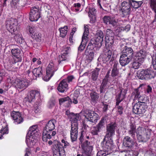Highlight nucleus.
Listing matches in <instances>:
<instances>
[{
	"label": "nucleus",
	"instance_id": "b1692460",
	"mask_svg": "<svg viewBox=\"0 0 156 156\" xmlns=\"http://www.w3.org/2000/svg\"><path fill=\"white\" fill-rule=\"evenodd\" d=\"M122 53L121 55L132 59L133 54V51L132 48L125 46L122 50Z\"/></svg>",
	"mask_w": 156,
	"mask_h": 156
},
{
	"label": "nucleus",
	"instance_id": "c85d7f7f",
	"mask_svg": "<svg viewBox=\"0 0 156 156\" xmlns=\"http://www.w3.org/2000/svg\"><path fill=\"white\" fill-rule=\"evenodd\" d=\"M56 70L57 69L55 68L54 64L52 62H51L48 64L46 68V74L50 76L52 75V76L54 74Z\"/></svg>",
	"mask_w": 156,
	"mask_h": 156
},
{
	"label": "nucleus",
	"instance_id": "49530a36",
	"mask_svg": "<svg viewBox=\"0 0 156 156\" xmlns=\"http://www.w3.org/2000/svg\"><path fill=\"white\" fill-rule=\"evenodd\" d=\"M146 129L144 128L139 126L136 129V135L137 138L140 135L144 134L146 132Z\"/></svg>",
	"mask_w": 156,
	"mask_h": 156
},
{
	"label": "nucleus",
	"instance_id": "393cba45",
	"mask_svg": "<svg viewBox=\"0 0 156 156\" xmlns=\"http://www.w3.org/2000/svg\"><path fill=\"white\" fill-rule=\"evenodd\" d=\"M56 123L57 121L54 119L50 120L46 124L44 130H54Z\"/></svg>",
	"mask_w": 156,
	"mask_h": 156
},
{
	"label": "nucleus",
	"instance_id": "ddd939ff",
	"mask_svg": "<svg viewBox=\"0 0 156 156\" xmlns=\"http://www.w3.org/2000/svg\"><path fill=\"white\" fill-rule=\"evenodd\" d=\"M13 84L17 89L23 90L29 86L30 81L27 79H17L15 81Z\"/></svg>",
	"mask_w": 156,
	"mask_h": 156
},
{
	"label": "nucleus",
	"instance_id": "1a4fd4ad",
	"mask_svg": "<svg viewBox=\"0 0 156 156\" xmlns=\"http://www.w3.org/2000/svg\"><path fill=\"white\" fill-rule=\"evenodd\" d=\"M84 116L85 118L91 122H96L99 119V115L94 111L86 109L84 111Z\"/></svg>",
	"mask_w": 156,
	"mask_h": 156
},
{
	"label": "nucleus",
	"instance_id": "412c9836",
	"mask_svg": "<svg viewBox=\"0 0 156 156\" xmlns=\"http://www.w3.org/2000/svg\"><path fill=\"white\" fill-rule=\"evenodd\" d=\"M113 65L111 70V76L114 80H116L118 77L119 74V69L118 68V63L117 61H114Z\"/></svg>",
	"mask_w": 156,
	"mask_h": 156
},
{
	"label": "nucleus",
	"instance_id": "f704fd0d",
	"mask_svg": "<svg viewBox=\"0 0 156 156\" xmlns=\"http://www.w3.org/2000/svg\"><path fill=\"white\" fill-rule=\"evenodd\" d=\"M129 2L132 7L135 9L140 7L143 3L144 1H136L134 0H129Z\"/></svg>",
	"mask_w": 156,
	"mask_h": 156
},
{
	"label": "nucleus",
	"instance_id": "c03bdc74",
	"mask_svg": "<svg viewBox=\"0 0 156 156\" xmlns=\"http://www.w3.org/2000/svg\"><path fill=\"white\" fill-rule=\"evenodd\" d=\"M84 31L82 37V39H88L87 37L89 33V26L87 25H84Z\"/></svg>",
	"mask_w": 156,
	"mask_h": 156
},
{
	"label": "nucleus",
	"instance_id": "f257e3e1",
	"mask_svg": "<svg viewBox=\"0 0 156 156\" xmlns=\"http://www.w3.org/2000/svg\"><path fill=\"white\" fill-rule=\"evenodd\" d=\"M38 131L37 125L33 126L30 127L26 139V142L28 147H31L35 143L37 137L39 135V133Z\"/></svg>",
	"mask_w": 156,
	"mask_h": 156
},
{
	"label": "nucleus",
	"instance_id": "09e8293b",
	"mask_svg": "<svg viewBox=\"0 0 156 156\" xmlns=\"http://www.w3.org/2000/svg\"><path fill=\"white\" fill-rule=\"evenodd\" d=\"M149 5L152 11H156V0H149Z\"/></svg>",
	"mask_w": 156,
	"mask_h": 156
},
{
	"label": "nucleus",
	"instance_id": "de8ad7c7",
	"mask_svg": "<svg viewBox=\"0 0 156 156\" xmlns=\"http://www.w3.org/2000/svg\"><path fill=\"white\" fill-rule=\"evenodd\" d=\"M122 8L121 9L126 10L130 11V4L129 2H126L124 1L122 3Z\"/></svg>",
	"mask_w": 156,
	"mask_h": 156
},
{
	"label": "nucleus",
	"instance_id": "a18cd8bd",
	"mask_svg": "<svg viewBox=\"0 0 156 156\" xmlns=\"http://www.w3.org/2000/svg\"><path fill=\"white\" fill-rule=\"evenodd\" d=\"M142 63L143 62H140V61L139 62L133 58V62L132 63V67L135 69H138L141 65Z\"/></svg>",
	"mask_w": 156,
	"mask_h": 156
},
{
	"label": "nucleus",
	"instance_id": "052dcab7",
	"mask_svg": "<svg viewBox=\"0 0 156 156\" xmlns=\"http://www.w3.org/2000/svg\"><path fill=\"white\" fill-rule=\"evenodd\" d=\"M113 40H105V45L108 47L111 46L114 43Z\"/></svg>",
	"mask_w": 156,
	"mask_h": 156
},
{
	"label": "nucleus",
	"instance_id": "4d7b16f0",
	"mask_svg": "<svg viewBox=\"0 0 156 156\" xmlns=\"http://www.w3.org/2000/svg\"><path fill=\"white\" fill-rule=\"evenodd\" d=\"M122 10L121 13L120 14L121 16L122 17H124L127 15H129L130 13V12L129 10H125L123 9H121Z\"/></svg>",
	"mask_w": 156,
	"mask_h": 156
},
{
	"label": "nucleus",
	"instance_id": "39448f33",
	"mask_svg": "<svg viewBox=\"0 0 156 156\" xmlns=\"http://www.w3.org/2000/svg\"><path fill=\"white\" fill-rule=\"evenodd\" d=\"M147 106L145 103L138 101L133 106V113L137 114H144L146 111Z\"/></svg>",
	"mask_w": 156,
	"mask_h": 156
},
{
	"label": "nucleus",
	"instance_id": "4c0bfd02",
	"mask_svg": "<svg viewBox=\"0 0 156 156\" xmlns=\"http://www.w3.org/2000/svg\"><path fill=\"white\" fill-rule=\"evenodd\" d=\"M9 133V129L7 125L5 124L4 126H2V128L0 130V139L3 138V136Z\"/></svg>",
	"mask_w": 156,
	"mask_h": 156
},
{
	"label": "nucleus",
	"instance_id": "8fccbe9b",
	"mask_svg": "<svg viewBox=\"0 0 156 156\" xmlns=\"http://www.w3.org/2000/svg\"><path fill=\"white\" fill-rule=\"evenodd\" d=\"M82 41L78 47V50L80 52L82 51L84 49L88 40H82Z\"/></svg>",
	"mask_w": 156,
	"mask_h": 156
},
{
	"label": "nucleus",
	"instance_id": "bf43d9fd",
	"mask_svg": "<svg viewBox=\"0 0 156 156\" xmlns=\"http://www.w3.org/2000/svg\"><path fill=\"white\" fill-rule=\"evenodd\" d=\"M74 79V77L73 75L69 76H67V77L65 79H64V80H65V81L67 83H70L72 82L73 80Z\"/></svg>",
	"mask_w": 156,
	"mask_h": 156
},
{
	"label": "nucleus",
	"instance_id": "6e6d98bb",
	"mask_svg": "<svg viewBox=\"0 0 156 156\" xmlns=\"http://www.w3.org/2000/svg\"><path fill=\"white\" fill-rule=\"evenodd\" d=\"M131 27L129 24H127L124 27H121L119 28V30L123 31H125L126 32L130 30Z\"/></svg>",
	"mask_w": 156,
	"mask_h": 156
},
{
	"label": "nucleus",
	"instance_id": "20e7f679",
	"mask_svg": "<svg viewBox=\"0 0 156 156\" xmlns=\"http://www.w3.org/2000/svg\"><path fill=\"white\" fill-rule=\"evenodd\" d=\"M51 149L53 151V156H66L62 144L57 140H53V145H52Z\"/></svg>",
	"mask_w": 156,
	"mask_h": 156
},
{
	"label": "nucleus",
	"instance_id": "f3484780",
	"mask_svg": "<svg viewBox=\"0 0 156 156\" xmlns=\"http://www.w3.org/2000/svg\"><path fill=\"white\" fill-rule=\"evenodd\" d=\"M81 146L84 152L86 154H91L93 147L90 144V142H89L87 140H86L81 144Z\"/></svg>",
	"mask_w": 156,
	"mask_h": 156
},
{
	"label": "nucleus",
	"instance_id": "c9c22d12",
	"mask_svg": "<svg viewBox=\"0 0 156 156\" xmlns=\"http://www.w3.org/2000/svg\"><path fill=\"white\" fill-rule=\"evenodd\" d=\"M101 69L96 68L91 72V79L93 81H96L99 75V72L100 71Z\"/></svg>",
	"mask_w": 156,
	"mask_h": 156
},
{
	"label": "nucleus",
	"instance_id": "69168bd1",
	"mask_svg": "<svg viewBox=\"0 0 156 156\" xmlns=\"http://www.w3.org/2000/svg\"><path fill=\"white\" fill-rule=\"evenodd\" d=\"M152 62L154 69L156 70V56H153L152 57Z\"/></svg>",
	"mask_w": 156,
	"mask_h": 156
},
{
	"label": "nucleus",
	"instance_id": "7ed1b4c3",
	"mask_svg": "<svg viewBox=\"0 0 156 156\" xmlns=\"http://www.w3.org/2000/svg\"><path fill=\"white\" fill-rule=\"evenodd\" d=\"M156 75V72L150 68L139 70L137 73V76L139 79L146 81L154 79Z\"/></svg>",
	"mask_w": 156,
	"mask_h": 156
},
{
	"label": "nucleus",
	"instance_id": "cd10ccee",
	"mask_svg": "<svg viewBox=\"0 0 156 156\" xmlns=\"http://www.w3.org/2000/svg\"><path fill=\"white\" fill-rule=\"evenodd\" d=\"M30 93L28 97V101L30 102H31L36 98L38 97L40 95L39 92L35 90H31Z\"/></svg>",
	"mask_w": 156,
	"mask_h": 156
},
{
	"label": "nucleus",
	"instance_id": "2f4dec72",
	"mask_svg": "<svg viewBox=\"0 0 156 156\" xmlns=\"http://www.w3.org/2000/svg\"><path fill=\"white\" fill-rule=\"evenodd\" d=\"M150 138V133L148 132L144 134L140 135L137 138L139 142H147Z\"/></svg>",
	"mask_w": 156,
	"mask_h": 156
},
{
	"label": "nucleus",
	"instance_id": "e433bc0d",
	"mask_svg": "<svg viewBox=\"0 0 156 156\" xmlns=\"http://www.w3.org/2000/svg\"><path fill=\"white\" fill-rule=\"evenodd\" d=\"M32 73L36 77H42L43 73L42 67H39L34 69L32 71Z\"/></svg>",
	"mask_w": 156,
	"mask_h": 156
},
{
	"label": "nucleus",
	"instance_id": "423d86ee",
	"mask_svg": "<svg viewBox=\"0 0 156 156\" xmlns=\"http://www.w3.org/2000/svg\"><path fill=\"white\" fill-rule=\"evenodd\" d=\"M18 22L16 19L11 18L7 20L6 22V28L9 32L14 33L16 31L18 27Z\"/></svg>",
	"mask_w": 156,
	"mask_h": 156
},
{
	"label": "nucleus",
	"instance_id": "5701e85b",
	"mask_svg": "<svg viewBox=\"0 0 156 156\" xmlns=\"http://www.w3.org/2000/svg\"><path fill=\"white\" fill-rule=\"evenodd\" d=\"M103 40H90L87 48L92 49L94 46L100 47L103 44Z\"/></svg>",
	"mask_w": 156,
	"mask_h": 156
},
{
	"label": "nucleus",
	"instance_id": "a19ab883",
	"mask_svg": "<svg viewBox=\"0 0 156 156\" xmlns=\"http://www.w3.org/2000/svg\"><path fill=\"white\" fill-rule=\"evenodd\" d=\"M87 50H88V49ZM87 51L88 52V54L87 55L86 60L88 62H90L93 58L94 53L93 51L90 50L89 51L86 50V53H87Z\"/></svg>",
	"mask_w": 156,
	"mask_h": 156
},
{
	"label": "nucleus",
	"instance_id": "bb28decb",
	"mask_svg": "<svg viewBox=\"0 0 156 156\" xmlns=\"http://www.w3.org/2000/svg\"><path fill=\"white\" fill-rule=\"evenodd\" d=\"M60 104H64V105L66 107L68 108L69 107L72 103L71 99L69 97L61 98L59 99Z\"/></svg>",
	"mask_w": 156,
	"mask_h": 156
},
{
	"label": "nucleus",
	"instance_id": "2eb2a0df",
	"mask_svg": "<svg viewBox=\"0 0 156 156\" xmlns=\"http://www.w3.org/2000/svg\"><path fill=\"white\" fill-rule=\"evenodd\" d=\"M10 116L13 120V123L15 124H20L23 121V118L19 112L13 111L11 112Z\"/></svg>",
	"mask_w": 156,
	"mask_h": 156
},
{
	"label": "nucleus",
	"instance_id": "5fc2aeb1",
	"mask_svg": "<svg viewBox=\"0 0 156 156\" xmlns=\"http://www.w3.org/2000/svg\"><path fill=\"white\" fill-rule=\"evenodd\" d=\"M71 50V48L70 47L66 46L63 47L62 48V52L63 53L66 54V55H68V54L70 52Z\"/></svg>",
	"mask_w": 156,
	"mask_h": 156
},
{
	"label": "nucleus",
	"instance_id": "58836bf2",
	"mask_svg": "<svg viewBox=\"0 0 156 156\" xmlns=\"http://www.w3.org/2000/svg\"><path fill=\"white\" fill-rule=\"evenodd\" d=\"M91 101L93 103L97 102L99 98V94L96 92H92L90 94Z\"/></svg>",
	"mask_w": 156,
	"mask_h": 156
},
{
	"label": "nucleus",
	"instance_id": "774afa93",
	"mask_svg": "<svg viewBox=\"0 0 156 156\" xmlns=\"http://www.w3.org/2000/svg\"><path fill=\"white\" fill-rule=\"evenodd\" d=\"M52 77V75L51 76L48 75L46 74V75L44 76V77L42 76V77H41L45 81H48L51 79V77Z\"/></svg>",
	"mask_w": 156,
	"mask_h": 156
},
{
	"label": "nucleus",
	"instance_id": "dca6fc26",
	"mask_svg": "<svg viewBox=\"0 0 156 156\" xmlns=\"http://www.w3.org/2000/svg\"><path fill=\"white\" fill-rule=\"evenodd\" d=\"M106 138H105L104 139L103 141L101 143V146L103 150L108 152L112 149L113 140L112 139L108 138V140H107L106 139Z\"/></svg>",
	"mask_w": 156,
	"mask_h": 156
},
{
	"label": "nucleus",
	"instance_id": "9b49d317",
	"mask_svg": "<svg viewBox=\"0 0 156 156\" xmlns=\"http://www.w3.org/2000/svg\"><path fill=\"white\" fill-rule=\"evenodd\" d=\"M41 12L38 6L32 7L30 13V20L31 21H36L41 17Z\"/></svg>",
	"mask_w": 156,
	"mask_h": 156
},
{
	"label": "nucleus",
	"instance_id": "a878e982",
	"mask_svg": "<svg viewBox=\"0 0 156 156\" xmlns=\"http://www.w3.org/2000/svg\"><path fill=\"white\" fill-rule=\"evenodd\" d=\"M68 84L65 81V80H63L59 83L57 90L58 91L61 93H64L66 92L68 89Z\"/></svg>",
	"mask_w": 156,
	"mask_h": 156
},
{
	"label": "nucleus",
	"instance_id": "680f3d73",
	"mask_svg": "<svg viewBox=\"0 0 156 156\" xmlns=\"http://www.w3.org/2000/svg\"><path fill=\"white\" fill-rule=\"evenodd\" d=\"M96 9L94 8H90L88 12L89 16L90 17V15L95 16L96 12Z\"/></svg>",
	"mask_w": 156,
	"mask_h": 156
},
{
	"label": "nucleus",
	"instance_id": "338daca9",
	"mask_svg": "<svg viewBox=\"0 0 156 156\" xmlns=\"http://www.w3.org/2000/svg\"><path fill=\"white\" fill-rule=\"evenodd\" d=\"M77 30L76 28H73L71 31V32L70 33V34L69 35V39H72L73 38V36L74 33Z\"/></svg>",
	"mask_w": 156,
	"mask_h": 156
},
{
	"label": "nucleus",
	"instance_id": "9d476101",
	"mask_svg": "<svg viewBox=\"0 0 156 156\" xmlns=\"http://www.w3.org/2000/svg\"><path fill=\"white\" fill-rule=\"evenodd\" d=\"M105 121V118L103 117L97 125L93 127L91 131V133L92 135H98V134L99 133L104 127Z\"/></svg>",
	"mask_w": 156,
	"mask_h": 156
},
{
	"label": "nucleus",
	"instance_id": "473e14b6",
	"mask_svg": "<svg viewBox=\"0 0 156 156\" xmlns=\"http://www.w3.org/2000/svg\"><path fill=\"white\" fill-rule=\"evenodd\" d=\"M34 30V27L30 26L29 27V31L30 33L32 34V35H31L32 38L34 39H39L41 38V33H38L34 34H33Z\"/></svg>",
	"mask_w": 156,
	"mask_h": 156
},
{
	"label": "nucleus",
	"instance_id": "6e6552de",
	"mask_svg": "<svg viewBox=\"0 0 156 156\" xmlns=\"http://www.w3.org/2000/svg\"><path fill=\"white\" fill-rule=\"evenodd\" d=\"M11 52L13 59L11 62L12 64H15L17 62H21L22 61V56L23 55V52L21 49L18 48H14L11 50Z\"/></svg>",
	"mask_w": 156,
	"mask_h": 156
},
{
	"label": "nucleus",
	"instance_id": "f8f14e48",
	"mask_svg": "<svg viewBox=\"0 0 156 156\" xmlns=\"http://www.w3.org/2000/svg\"><path fill=\"white\" fill-rule=\"evenodd\" d=\"M103 23L106 25H110L116 27L119 25L118 20L115 17L112 16H105L102 18Z\"/></svg>",
	"mask_w": 156,
	"mask_h": 156
},
{
	"label": "nucleus",
	"instance_id": "a211bd4d",
	"mask_svg": "<svg viewBox=\"0 0 156 156\" xmlns=\"http://www.w3.org/2000/svg\"><path fill=\"white\" fill-rule=\"evenodd\" d=\"M147 54V51L145 50H141L136 53L133 58L140 62L143 63L146 58Z\"/></svg>",
	"mask_w": 156,
	"mask_h": 156
},
{
	"label": "nucleus",
	"instance_id": "603ef678",
	"mask_svg": "<svg viewBox=\"0 0 156 156\" xmlns=\"http://www.w3.org/2000/svg\"><path fill=\"white\" fill-rule=\"evenodd\" d=\"M108 82L102 81L101 84L100 86V92L101 93H105V87L107 84Z\"/></svg>",
	"mask_w": 156,
	"mask_h": 156
},
{
	"label": "nucleus",
	"instance_id": "e2e57ef3",
	"mask_svg": "<svg viewBox=\"0 0 156 156\" xmlns=\"http://www.w3.org/2000/svg\"><path fill=\"white\" fill-rule=\"evenodd\" d=\"M117 113L120 115H121L123 113V108L122 106H117Z\"/></svg>",
	"mask_w": 156,
	"mask_h": 156
},
{
	"label": "nucleus",
	"instance_id": "7c9ffc66",
	"mask_svg": "<svg viewBox=\"0 0 156 156\" xmlns=\"http://www.w3.org/2000/svg\"><path fill=\"white\" fill-rule=\"evenodd\" d=\"M142 85H140L138 88L135 89L132 93V96H134V100H136L138 99V101L140 100L143 101V100H142V97L140 95V91L139 90V88Z\"/></svg>",
	"mask_w": 156,
	"mask_h": 156
},
{
	"label": "nucleus",
	"instance_id": "3c124183",
	"mask_svg": "<svg viewBox=\"0 0 156 156\" xmlns=\"http://www.w3.org/2000/svg\"><path fill=\"white\" fill-rule=\"evenodd\" d=\"M17 44L23 48H26L27 44L25 40H16Z\"/></svg>",
	"mask_w": 156,
	"mask_h": 156
},
{
	"label": "nucleus",
	"instance_id": "6ab92c4d",
	"mask_svg": "<svg viewBox=\"0 0 156 156\" xmlns=\"http://www.w3.org/2000/svg\"><path fill=\"white\" fill-rule=\"evenodd\" d=\"M135 142L129 136H126L123 140V145L126 147L131 149L134 145Z\"/></svg>",
	"mask_w": 156,
	"mask_h": 156
},
{
	"label": "nucleus",
	"instance_id": "4be33fe9",
	"mask_svg": "<svg viewBox=\"0 0 156 156\" xmlns=\"http://www.w3.org/2000/svg\"><path fill=\"white\" fill-rule=\"evenodd\" d=\"M56 134L54 130H44L43 133L42 140L44 142H46L48 139H50L51 136H54Z\"/></svg>",
	"mask_w": 156,
	"mask_h": 156
},
{
	"label": "nucleus",
	"instance_id": "0e129e2a",
	"mask_svg": "<svg viewBox=\"0 0 156 156\" xmlns=\"http://www.w3.org/2000/svg\"><path fill=\"white\" fill-rule=\"evenodd\" d=\"M61 141L62 143L64 144V146H63V149L64 148H66L70 145L69 143L64 139H62Z\"/></svg>",
	"mask_w": 156,
	"mask_h": 156
},
{
	"label": "nucleus",
	"instance_id": "72a5a7b5",
	"mask_svg": "<svg viewBox=\"0 0 156 156\" xmlns=\"http://www.w3.org/2000/svg\"><path fill=\"white\" fill-rule=\"evenodd\" d=\"M131 60L132 59L131 58L121 55L120 58L119 62L122 66H124L129 64Z\"/></svg>",
	"mask_w": 156,
	"mask_h": 156
},
{
	"label": "nucleus",
	"instance_id": "0eeeda50",
	"mask_svg": "<svg viewBox=\"0 0 156 156\" xmlns=\"http://www.w3.org/2000/svg\"><path fill=\"white\" fill-rule=\"evenodd\" d=\"M102 58V61L104 63H105L109 61V63L111 65H112L114 61H116L115 60L114 57L112 55V51L108 48L104 49Z\"/></svg>",
	"mask_w": 156,
	"mask_h": 156
},
{
	"label": "nucleus",
	"instance_id": "37998d69",
	"mask_svg": "<svg viewBox=\"0 0 156 156\" xmlns=\"http://www.w3.org/2000/svg\"><path fill=\"white\" fill-rule=\"evenodd\" d=\"M68 55L65 53H62L61 55H59L58 56L59 59L58 60V63L59 64L63 63L62 62L66 61H68L67 57Z\"/></svg>",
	"mask_w": 156,
	"mask_h": 156
},
{
	"label": "nucleus",
	"instance_id": "f03ea898",
	"mask_svg": "<svg viewBox=\"0 0 156 156\" xmlns=\"http://www.w3.org/2000/svg\"><path fill=\"white\" fill-rule=\"evenodd\" d=\"M72 115L70 138L71 142H73L77 140L78 129V121L79 119V115L74 113H72Z\"/></svg>",
	"mask_w": 156,
	"mask_h": 156
},
{
	"label": "nucleus",
	"instance_id": "864d4df0",
	"mask_svg": "<svg viewBox=\"0 0 156 156\" xmlns=\"http://www.w3.org/2000/svg\"><path fill=\"white\" fill-rule=\"evenodd\" d=\"M104 36L103 32L100 30L97 33L95 38L96 39H103Z\"/></svg>",
	"mask_w": 156,
	"mask_h": 156
},
{
	"label": "nucleus",
	"instance_id": "aec40b11",
	"mask_svg": "<svg viewBox=\"0 0 156 156\" xmlns=\"http://www.w3.org/2000/svg\"><path fill=\"white\" fill-rule=\"evenodd\" d=\"M119 93L116 96V106H118L119 104L124 99L127 90L122 88L120 89Z\"/></svg>",
	"mask_w": 156,
	"mask_h": 156
},
{
	"label": "nucleus",
	"instance_id": "ea45409f",
	"mask_svg": "<svg viewBox=\"0 0 156 156\" xmlns=\"http://www.w3.org/2000/svg\"><path fill=\"white\" fill-rule=\"evenodd\" d=\"M67 29L68 27L66 26L59 28V30L60 33V36L61 37L64 38L66 35L68 31Z\"/></svg>",
	"mask_w": 156,
	"mask_h": 156
},
{
	"label": "nucleus",
	"instance_id": "4468645a",
	"mask_svg": "<svg viewBox=\"0 0 156 156\" xmlns=\"http://www.w3.org/2000/svg\"><path fill=\"white\" fill-rule=\"evenodd\" d=\"M117 126L116 122L111 123L107 126L106 134L105 138L108 139H112V137L115 134V128Z\"/></svg>",
	"mask_w": 156,
	"mask_h": 156
},
{
	"label": "nucleus",
	"instance_id": "79ce46f5",
	"mask_svg": "<svg viewBox=\"0 0 156 156\" xmlns=\"http://www.w3.org/2000/svg\"><path fill=\"white\" fill-rule=\"evenodd\" d=\"M114 36V34L112 30L110 29H108L105 39H113Z\"/></svg>",
	"mask_w": 156,
	"mask_h": 156
},
{
	"label": "nucleus",
	"instance_id": "13d9d810",
	"mask_svg": "<svg viewBox=\"0 0 156 156\" xmlns=\"http://www.w3.org/2000/svg\"><path fill=\"white\" fill-rule=\"evenodd\" d=\"M109 154V152H105L103 150L99 151L97 154V156H106Z\"/></svg>",
	"mask_w": 156,
	"mask_h": 156
},
{
	"label": "nucleus",
	"instance_id": "c756f323",
	"mask_svg": "<svg viewBox=\"0 0 156 156\" xmlns=\"http://www.w3.org/2000/svg\"><path fill=\"white\" fill-rule=\"evenodd\" d=\"M136 129L135 124L131 123L129 125V129L128 131V133L131 137L134 139L135 137V133H136Z\"/></svg>",
	"mask_w": 156,
	"mask_h": 156
}]
</instances>
